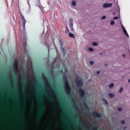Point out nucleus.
I'll list each match as a JSON object with an SVG mask.
<instances>
[{"instance_id":"4be33fe9","label":"nucleus","mask_w":130,"mask_h":130,"mask_svg":"<svg viewBox=\"0 0 130 130\" xmlns=\"http://www.w3.org/2000/svg\"><path fill=\"white\" fill-rule=\"evenodd\" d=\"M118 110L119 111H121V110H122V109L121 108H118Z\"/></svg>"},{"instance_id":"20e7f679","label":"nucleus","mask_w":130,"mask_h":130,"mask_svg":"<svg viewBox=\"0 0 130 130\" xmlns=\"http://www.w3.org/2000/svg\"><path fill=\"white\" fill-rule=\"evenodd\" d=\"M122 28L123 30V32L125 36L127 37V38H129V36L128 35V34H127V31H126V29H125V28H124V26H123V25L122 24Z\"/></svg>"},{"instance_id":"2eb2a0df","label":"nucleus","mask_w":130,"mask_h":130,"mask_svg":"<svg viewBox=\"0 0 130 130\" xmlns=\"http://www.w3.org/2000/svg\"><path fill=\"white\" fill-rule=\"evenodd\" d=\"M92 45L93 46H97V45H98V44L97 43H93Z\"/></svg>"},{"instance_id":"6ab92c4d","label":"nucleus","mask_w":130,"mask_h":130,"mask_svg":"<svg viewBox=\"0 0 130 130\" xmlns=\"http://www.w3.org/2000/svg\"><path fill=\"white\" fill-rule=\"evenodd\" d=\"M89 51H93V50H94V49L92 48H89Z\"/></svg>"},{"instance_id":"aec40b11","label":"nucleus","mask_w":130,"mask_h":130,"mask_svg":"<svg viewBox=\"0 0 130 130\" xmlns=\"http://www.w3.org/2000/svg\"><path fill=\"white\" fill-rule=\"evenodd\" d=\"M90 64L92 66V65L94 64V62L93 61H90Z\"/></svg>"},{"instance_id":"cd10ccee","label":"nucleus","mask_w":130,"mask_h":130,"mask_svg":"<svg viewBox=\"0 0 130 130\" xmlns=\"http://www.w3.org/2000/svg\"><path fill=\"white\" fill-rule=\"evenodd\" d=\"M118 10L119 11V6H118Z\"/></svg>"},{"instance_id":"9d476101","label":"nucleus","mask_w":130,"mask_h":130,"mask_svg":"<svg viewBox=\"0 0 130 130\" xmlns=\"http://www.w3.org/2000/svg\"><path fill=\"white\" fill-rule=\"evenodd\" d=\"M69 37H71V38H75V35L71 32H69Z\"/></svg>"},{"instance_id":"9b49d317","label":"nucleus","mask_w":130,"mask_h":130,"mask_svg":"<svg viewBox=\"0 0 130 130\" xmlns=\"http://www.w3.org/2000/svg\"><path fill=\"white\" fill-rule=\"evenodd\" d=\"M72 5H73L74 7H76V6H77V4H76V3L75 1H73V2H72Z\"/></svg>"},{"instance_id":"bb28decb","label":"nucleus","mask_w":130,"mask_h":130,"mask_svg":"<svg viewBox=\"0 0 130 130\" xmlns=\"http://www.w3.org/2000/svg\"><path fill=\"white\" fill-rule=\"evenodd\" d=\"M128 83H130V78H129V79L128 80Z\"/></svg>"},{"instance_id":"393cba45","label":"nucleus","mask_w":130,"mask_h":130,"mask_svg":"<svg viewBox=\"0 0 130 130\" xmlns=\"http://www.w3.org/2000/svg\"><path fill=\"white\" fill-rule=\"evenodd\" d=\"M122 56H123V57H125V54H122Z\"/></svg>"},{"instance_id":"a878e982","label":"nucleus","mask_w":130,"mask_h":130,"mask_svg":"<svg viewBox=\"0 0 130 130\" xmlns=\"http://www.w3.org/2000/svg\"><path fill=\"white\" fill-rule=\"evenodd\" d=\"M96 74H98V75H99V74H100V71H98V72H96Z\"/></svg>"},{"instance_id":"4468645a","label":"nucleus","mask_w":130,"mask_h":130,"mask_svg":"<svg viewBox=\"0 0 130 130\" xmlns=\"http://www.w3.org/2000/svg\"><path fill=\"white\" fill-rule=\"evenodd\" d=\"M114 24H115V22H114V21L112 20L111 21V25L113 26V25H114Z\"/></svg>"},{"instance_id":"1a4fd4ad","label":"nucleus","mask_w":130,"mask_h":130,"mask_svg":"<svg viewBox=\"0 0 130 130\" xmlns=\"http://www.w3.org/2000/svg\"><path fill=\"white\" fill-rule=\"evenodd\" d=\"M93 114L95 116H97V117H101V115H100V114H99L96 112H94Z\"/></svg>"},{"instance_id":"c756f323","label":"nucleus","mask_w":130,"mask_h":130,"mask_svg":"<svg viewBox=\"0 0 130 130\" xmlns=\"http://www.w3.org/2000/svg\"><path fill=\"white\" fill-rule=\"evenodd\" d=\"M107 66V64H105V66Z\"/></svg>"},{"instance_id":"423d86ee","label":"nucleus","mask_w":130,"mask_h":130,"mask_svg":"<svg viewBox=\"0 0 130 130\" xmlns=\"http://www.w3.org/2000/svg\"><path fill=\"white\" fill-rule=\"evenodd\" d=\"M13 69L16 72L18 71V62H15L13 65Z\"/></svg>"},{"instance_id":"c85d7f7f","label":"nucleus","mask_w":130,"mask_h":130,"mask_svg":"<svg viewBox=\"0 0 130 130\" xmlns=\"http://www.w3.org/2000/svg\"><path fill=\"white\" fill-rule=\"evenodd\" d=\"M61 49H63L62 48H61Z\"/></svg>"},{"instance_id":"ddd939ff","label":"nucleus","mask_w":130,"mask_h":130,"mask_svg":"<svg viewBox=\"0 0 130 130\" xmlns=\"http://www.w3.org/2000/svg\"><path fill=\"white\" fill-rule=\"evenodd\" d=\"M103 101L105 103V104L108 105V103H107V101H106L105 99H103Z\"/></svg>"},{"instance_id":"f3484780","label":"nucleus","mask_w":130,"mask_h":130,"mask_svg":"<svg viewBox=\"0 0 130 130\" xmlns=\"http://www.w3.org/2000/svg\"><path fill=\"white\" fill-rule=\"evenodd\" d=\"M123 90V88H121L120 89V90H119V93H121V92H122V90Z\"/></svg>"},{"instance_id":"5701e85b","label":"nucleus","mask_w":130,"mask_h":130,"mask_svg":"<svg viewBox=\"0 0 130 130\" xmlns=\"http://www.w3.org/2000/svg\"><path fill=\"white\" fill-rule=\"evenodd\" d=\"M24 46H26V45H27V43L25 42L24 44H23Z\"/></svg>"},{"instance_id":"412c9836","label":"nucleus","mask_w":130,"mask_h":130,"mask_svg":"<svg viewBox=\"0 0 130 130\" xmlns=\"http://www.w3.org/2000/svg\"><path fill=\"white\" fill-rule=\"evenodd\" d=\"M117 19H118V17H114L113 18V20H117Z\"/></svg>"},{"instance_id":"f8f14e48","label":"nucleus","mask_w":130,"mask_h":130,"mask_svg":"<svg viewBox=\"0 0 130 130\" xmlns=\"http://www.w3.org/2000/svg\"><path fill=\"white\" fill-rule=\"evenodd\" d=\"M109 95L110 98H113V97H114V94H113L109 93Z\"/></svg>"},{"instance_id":"39448f33","label":"nucleus","mask_w":130,"mask_h":130,"mask_svg":"<svg viewBox=\"0 0 130 130\" xmlns=\"http://www.w3.org/2000/svg\"><path fill=\"white\" fill-rule=\"evenodd\" d=\"M103 8H109L112 7V4H104L103 6Z\"/></svg>"},{"instance_id":"7ed1b4c3","label":"nucleus","mask_w":130,"mask_h":130,"mask_svg":"<svg viewBox=\"0 0 130 130\" xmlns=\"http://www.w3.org/2000/svg\"><path fill=\"white\" fill-rule=\"evenodd\" d=\"M65 90L67 93H70V88L69 85V82H68V81L65 82Z\"/></svg>"},{"instance_id":"dca6fc26","label":"nucleus","mask_w":130,"mask_h":130,"mask_svg":"<svg viewBox=\"0 0 130 130\" xmlns=\"http://www.w3.org/2000/svg\"><path fill=\"white\" fill-rule=\"evenodd\" d=\"M113 86H114V84H111L109 85V88H112V87H113Z\"/></svg>"},{"instance_id":"f257e3e1","label":"nucleus","mask_w":130,"mask_h":130,"mask_svg":"<svg viewBox=\"0 0 130 130\" xmlns=\"http://www.w3.org/2000/svg\"><path fill=\"white\" fill-rule=\"evenodd\" d=\"M76 82L78 87H81V86H83V80H82V79H81L79 76L76 77Z\"/></svg>"},{"instance_id":"a211bd4d","label":"nucleus","mask_w":130,"mask_h":130,"mask_svg":"<svg viewBox=\"0 0 130 130\" xmlns=\"http://www.w3.org/2000/svg\"><path fill=\"white\" fill-rule=\"evenodd\" d=\"M104 19H106V16H103V17L101 18V19H102V20H104Z\"/></svg>"},{"instance_id":"0eeeda50","label":"nucleus","mask_w":130,"mask_h":130,"mask_svg":"<svg viewBox=\"0 0 130 130\" xmlns=\"http://www.w3.org/2000/svg\"><path fill=\"white\" fill-rule=\"evenodd\" d=\"M70 28L71 29H73V26L74 25L73 23V19L71 18L70 19Z\"/></svg>"},{"instance_id":"b1692460","label":"nucleus","mask_w":130,"mask_h":130,"mask_svg":"<svg viewBox=\"0 0 130 130\" xmlns=\"http://www.w3.org/2000/svg\"><path fill=\"white\" fill-rule=\"evenodd\" d=\"M125 122L124 121V120L122 121V124H123Z\"/></svg>"},{"instance_id":"f03ea898","label":"nucleus","mask_w":130,"mask_h":130,"mask_svg":"<svg viewBox=\"0 0 130 130\" xmlns=\"http://www.w3.org/2000/svg\"><path fill=\"white\" fill-rule=\"evenodd\" d=\"M21 21H20V25L21 26H22L23 30H25V26H26V19H25L23 15H21Z\"/></svg>"},{"instance_id":"6e6552de","label":"nucleus","mask_w":130,"mask_h":130,"mask_svg":"<svg viewBox=\"0 0 130 130\" xmlns=\"http://www.w3.org/2000/svg\"><path fill=\"white\" fill-rule=\"evenodd\" d=\"M79 92H80V93L81 94V97H83V96H84V95L85 94V92H84V90L80 89H79Z\"/></svg>"}]
</instances>
